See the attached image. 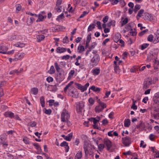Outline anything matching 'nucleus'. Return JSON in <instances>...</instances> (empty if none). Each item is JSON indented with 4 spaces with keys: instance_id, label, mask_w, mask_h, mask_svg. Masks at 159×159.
Listing matches in <instances>:
<instances>
[{
    "instance_id": "7ed1b4c3",
    "label": "nucleus",
    "mask_w": 159,
    "mask_h": 159,
    "mask_svg": "<svg viewBox=\"0 0 159 159\" xmlns=\"http://www.w3.org/2000/svg\"><path fill=\"white\" fill-rule=\"evenodd\" d=\"M156 81L152 80L151 78L148 77L144 79L143 84V89L145 90L149 87V86L152 84H155Z\"/></svg>"
},
{
    "instance_id": "37998d69",
    "label": "nucleus",
    "mask_w": 159,
    "mask_h": 159,
    "mask_svg": "<svg viewBox=\"0 0 159 159\" xmlns=\"http://www.w3.org/2000/svg\"><path fill=\"white\" fill-rule=\"evenodd\" d=\"M88 101L91 105H93L94 102V100L91 98H89Z\"/></svg>"
},
{
    "instance_id": "5701e85b",
    "label": "nucleus",
    "mask_w": 159,
    "mask_h": 159,
    "mask_svg": "<svg viewBox=\"0 0 159 159\" xmlns=\"http://www.w3.org/2000/svg\"><path fill=\"white\" fill-rule=\"evenodd\" d=\"M31 92L34 95H36L38 92V89L37 88H33L31 89Z\"/></svg>"
},
{
    "instance_id": "20e7f679",
    "label": "nucleus",
    "mask_w": 159,
    "mask_h": 159,
    "mask_svg": "<svg viewBox=\"0 0 159 159\" xmlns=\"http://www.w3.org/2000/svg\"><path fill=\"white\" fill-rule=\"evenodd\" d=\"M97 102L99 104L95 107V111L96 113H99L104 108H106L107 106L106 104L101 101L99 99L97 101Z\"/></svg>"
},
{
    "instance_id": "6e6d98bb",
    "label": "nucleus",
    "mask_w": 159,
    "mask_h": 159,
    "mask_svg": "<svg viewBox=\"0 0 159 159\" xmlns=\"http://www.w3.org/2000/svg\"><path fill=\"white\" fill-rule=\"evenodd\" d=\"M68 145V143H67L65 141H64L62 142L60 144V146L61 147H66Z\"/></svg>"
},
{
    "instance_id": "bb28decb",
    "label": "nucleus",
    "mask_w": 159,
    "mask_h": 159,
    "mask_svg": "<svg viewBox=\"0 0 159 159\" xmlns=\"http://www.w3.org/2000/svg\"><path fill=\"white\" fill-rule=\"evenodd\" d=\"M55 69L53 66H51L50 70L48 71V73L50 74H52L55 73Z\"/></svg>"
},
{
    "instance_id": "423d86ee",
    "label": "nucleus",
    "mask_w": 159,
    "mask_h": 159,
    "mask_svg": "<svg viewBox=\"0 0 159 159\" xmlns=\"http://www.w3.org/2000/svg\"><path fill=\"white\" fill-rule=\"evenodd\" d=\"M100 60L99 56L98 54H95L91 59V62L93 66H96Z\"/></svg>"
},
{
    "instance_id": "dca6fc26",
    "label": "nucleus",
    "mask_w": 159,
    "mask_h": 159,
    "mask_svg": "<svg viewBox=\"0 0 159 159\" xmlns=\"http://www.w3.org/2000/svg\"><path fill=\"white\" fill-rule=\"evenodd\" d=\"M121 37V35L119 34H116L113 38V39L114 41L116 42L117 43Z\"/></svg>"
},
{
    "instance_id": "a878e982",
    "label": "nucleus",
    "mask_w": 159,
    "mask_h": 159,
    "mask_svg": "<svg viewBox=\"0 0 159 159\" xmlns=\"http://www.w3.org/2000/svg\"><path fill=\"white\" fill-rule=\"evenodd\" d=\"M45 38V36L43 35H40L37 36V38L38 42H40L41 41L43 40Z\"/></svg>"
},
{
    "instance_id": "58836bf2",
    "label": "nucleus",
    "mask_w": 159,
    "mask_h": 159,
    "mask_svg": "<svg viewBox=\"0 0 159 159\" xmlns=\"http://www.w3.org/2000/svg\"><path fill=\"white\" fill-rule=\"evenodd\" d=\"M144 11L143 9H141L138 12L137 16L139 17H141L142 16V14L143 13Z\"/></svg>"
},
{
    "instance_id": "412c9836",
    "label": "nucleus",
    "mask_w": 159,
    "mask_h": 159,
    "mask_svg": "<svg viewBox=\"0 0 159 159\" xmlns=\"http://www.w3.org/2000/svg\"><path fill=\"white\" fill-rule=\"evenodd\" d=\"M130 123V120L129 119H125L124 121V126L126 127L129 126Z\"/></svg>"
},
{
    "instance_id": "f8f14e48",
    "label": "nucleus",
    "mask_w": 159,
    "mask_h": 159,
    "mask_svg": "<svg viewBox=\"0 0 159 159\" xmlns=\"http://www.w3.org/2000/svg\"><path fill=\"white\" fill-rule=\"evenodd\" d=\"M25 55L24 53H19L16 56V58L13 59L14 61H16L23 58Z\"/></svg>"
},
{
    "instance_id": "a18cd8bd",
    "label": "nucleus",
    "mask_w": 159,
    "mask_h": 159,
    "mask_svg": "<svg viewBox=\"0 0 159 159\" xmlns=\"http://www.w3.org/2000/svg\"><path fill=\"white\" fill-rule=\"evenodd\" d=\"M33 145L38 150L41 149L40 147L37 143H33Z\"/></svg>"
},
{
    "instance_id": "a19ab883",
    "label": "nucleus",
    "mask_w": 159,
    "mask_h": 159,
    "mask_svg": "<svg viewBox=\"0 0 159 159\" xmlns=\"http://www.w3.org/2000/svg\"><path fill=\"white\" fill-rule=\"evenodd\" d=\"M15 73L18 74L19 73H20V72L18 71L16 69V70H14L11 71L10 72L9 74L10 75H14Z\"/></svg>"
},
{
    "instance_id": "3c124183",
    "label": "nucleus",
    "mask_w": 159,
    "mask_h": 159,
    "mask_svg": "<svg viewBox=\"0 0 159 159\" xmlns=\"http://www.w3.org/2000/svg\"><path fill=\"white\" fill-rule=\"evenodd\" d=\"M70 55H67L62 56L61 57V58L63 60H68L70 58Z\"/></svg>"
},
{
    "instance_id": "680f3d73",
    "label": "nucleus",
    "mask_w": 159,
    "mask_h": 159,
    "mask_svg": "<svg viewBox=\"0 0 159 159\" xmlns=\"http://www.w3.org/2000/svg\"><path fill=\"white\" fill-rule=\"evenodd\" d=\"M36 123L35 121H32L30 123V126L32 127H35L36 125Z\"/></svg>"
},
{
    "instance_id": "f704fd0d",
    "label": "nucleus",
    "mask_w": 159,
    "mask_h": 159,
    "mask_svg": "<svg viewBox=\"0 0 159 159\" xmlns=\"http://www.w3.org/2000/svg\"><path fill=\"white\" fill-rule=\"evenodd\" d=\"M15 46L17 47L22 48L25 46V44L23 43H18L15 44Z\"/></svg>"
},
{
    "instance_id": "e2e57ef3",
    "label": "nucleus",
    "mask_w": 159,
    "mask_h": 159,
    "mask_svg": "<svg viewBox=\"0 0 159 159\" xmlns=\"http://www.w3.org/2000/svg\"><path fill=\"white\" fill-rule=\"evenodd\" d=\"M46 80L47 81H48V82H50L53 81V78L51 77L50 76L47 77Z\"/></svg>"
},
{
    "instance_id": "864d4df0",
    "label": "nucleus",
    "mask_w": 159,
    "mask_h": 159,
    "mask_svg": "<svg viewBox=\"0 0 159 159\" xmlns=\"http://www.w3.org/2000/svg\"><path fill=\"white\" fill-rule=\"evenodd\" d=\"M109 17L108 16H106L103 19L102 21L104 23H106L108 20Z\"/></svg>"
},
{
    "instance_id": "4d7b16f0",
    "label": "nucleus",
    "mask_w": 159,
    "mask_h": 159,
    "mask_svg": "<svg viewBox=\"0 0 159 159\" xmlns=\"http://www.w3.org/2000/svg\"><path fill=\"white\" fill-rule=\"evenodd\" d=\"M88 13V12H87L86 11H84L83 13L80 16V18H83L84 16L86 15Z\"/></svg>"
},
{
    "instance_id": "8fccbe9b",
    "label": "nucleus",
    "mask_w": 159,
    "mask_h": 159,
    "mask_svg": "<svg viewBox=\"0 0 159 159\" xmlns=\"http://www.w3.org/2000/svg\"><path fill=\"white\" fill-rule=\"evenodd\" d=\"M153 35L152 34H150L149 35L148 37V38L147 39L150 42L153 41Z\"/></svg>"
},
{
    "instance_id": "0e129e2a",
    "label": "nucleus",
    "mask_w": 159,
    "mask_h": 159,
    "mask_svg": "<svg viewBox=\"0 0 159 159\" xmlns=\"http://www.w3.org/2000/svg\"><path fill=\"white\" fill-rule=\"evenodd\" d=\"M131 28L132 27L129 23L125 27V28L126 29V30L127 31L131 29Z\"/></svg>"
},
{
    "instance_id": "473e14b6",
    "label": "nucleus",
    "mask_w": 159,
    "mask_h": 159,
    "mask_svg": "<svg viewBox=\"0 0 159 159\" xmlns=\"http://www.w3.org/2000/svg\"><path fill=\"white\" fill-rule=\"evenodd\" d=\"M115 21L114 20H111L107 24V26L109 27L111 26H114L115 25Z\"/></svg>"
},
{
    "instance_id": "de8ad7c7",
    "label": "nucleus",
    "mask_w": 159,
    "mask_h": 159,
    "mask_svg": "<svg viewBox=\"0 0 159 159\" xmlns=\"http://www.w3.org/2000/svg\"><path fill=\"white\" fill-rule=\"evenodd\" d=\"M73 136V134L70 133L68 134L66 137H65V139H71L72 138Z\"/></svg>"
},
{
    "instance_id": "774afa93",
    "label": "nucleus",
    "mask_w": 159,
    "mask_h": 159,
    "mask_svg": "<svg viewBox=\"0 0 159 159\" xmlns=\"http://www.w3.org/2000/svg\"><path fill=\"white\" fill-rule=\"evenodd\" d=\"M153 116L155 119H158L159 118V113H156V114H154L153 115Z\"/></svg>"
},
{
    "instance_id": "6ab92c4d",
    "label": "nucleus",
    "mask_w": 159,
    "mask_h": 159,
    "mask_svg": "<svg viewBox=\"0 0 159 159\" xmlns=\"http://www.w3.org/2000/svg\"><path fill=\"white\" fill-rule=\"evenodd\" d=\"M122 142L125 146H127L131 143V141L130 140H122Z\"/></svg>"
},
{
    "instance_id": "39448f33",
    "label": "nucleus",
    "mask_w": 159,
    "mask_h": 159,
    "mask_svg": "<svg viewBox=\"0 0 159 159\" xmlns=\"http://www.w3.org/2000/svg\"><path fill=\"white\" fill-rule=\"evenodd\" d=\"M77 112L79 114H81L84 107V103L82 102H76L75 105Z\"/></svg>"
},
{
    "instance_id": "c85d7f7f",
    "label": "nucleus",
    "mask_w": 159,
    "mask_h": 159,
    "mask_svg": "<svg viewBox=\"0 0 159 159\" xmlns=\"http://www.w3.org/2000/svg\"><path fill=\"white\" fill-rule=\"evenodd\" d=\"M61 29V26L60 25H57L52 29L53 31L56 32L59 31Z\"/></svg>"
},
{
    "instance_id": "f257e3e1",
    "label": "nucleus",
    "mask_w": 159,
    "mask_h": 159,
    "mask_svg": "<svg viewBox=\"0 0 159 159\" xmlns=\"http://www.w3.org/2000/svg\"><path fill=\"white\" fill-rule=\"evenodd\" d=\"M73 83V81H70L64 88V91L66 93L68 89L69 90L68 95L74 98H77L79 96V93L77 89L71 86Z\"/></svg>"
},
{
    "instance_id": "1a4fd4ad",
    "label": "nucleus",
    "mask_w": 159,
    "mask_h": 159,
    "mask_svg": "<svg viewBox=\"0 0 159 159\" xmlns=\"http://www.w3.org/2000/svg\"><path fill=\"white\" fill-rule=\"evenodd\" d=\"M89 120L90 121H93L94 124H96L100 120V118L98 116H97L96 118L91 117L89 119Z\"/></svg>"
},
{
    "instance_id": "6e6552de",
    "label": "nucleus",
    "mask_w": 159,
    "mask_h": 159,
    "mask_svg": "<svg viewBox=\"0 0 159 159\" xmlns=\"http://www.w3.org/2000/svg\"><path fill=\"white\" fill-rule=\"evenodd\" d=\"M89 141L86 140L84 141V148L85 153V156L87 157L89 152L88 149L89 148Z\"/></svg>"
},
{
    "instance_id": "09e8293b",
    "label": "nucleus",
    "mask_w": 159,
    "mask_h": 159,
    "mask_svg": "<svg viewBox=\"0 0 159 159\" xmlns=\"http://www.w3.org/2000/svg\"><path fill=\"white\" fill-rule=\"evenodd\" d=\"M148 31V29L145 30H144L140 32L139 34V35L140 36H141L143 35L146 32H147Z\"/></svg>"
},
{
    "instance_id": "c9c22d12",
    "label": "nucleus",
    "mask_w": 159,
    "mask_h": 159,
    "mask_svg": "<svg viewBox=\"0 0 159 159\" xmlns=\"http://www.w3.org/2000/svg\"><path fill=\"white\" fill-rule=\"evenodd\" d=\"M93 74L96 75H98L100 72V70L99 69L96 68L93 70Z\"/></svg>"
},
{
    "instance_id": "4be33fe9",
    "label": "nucleus",
    "mask_w": 159,
    "mask_h": 159,
    "mask_svg": "<svg viewBox=\"0 0 159 159\" xmlns=\"http://www.w3.org/2000/svg\"><path fill=\"white\" fill-rule=\"evenodd\" d=\"M46 17V16H43L41 14L38 15V19L36 20L37 22L42 21L44 18Z\"/></svg>"
},
{
    "instance_id": "bf43d9fd",
    "label": "nucleus",
    "mask_w": 159,
    "mask_h": 159,
    "mask_svg": "<svg viewBox=\"0 0 159 159\" xmlns=\"http://www.w3.org/2000/svg\"><path fill=\"white\" fill-rule=\"evenodd\" d=\"M144 142L142 140L141 141V143L140 144V147H142L143 148H145L146 146V144H144Z\"/></svg>"
},
{
    "instance_id": "aec40b11",
    "label": "nucleus",
    "mask_w": 159,
    "mask_h": 159,
    "mask_svg": "<svg viewBox=\"0 0 159 159\" xmlns=\"http://www.w3.org/2000/svg\"><path fill=\"white\" fill-rule=\"evenodd\" d=\"M145 124L142 121H140V123L136 126V128L137 129L141 128L144 129L145 128Z\"/></svg>"
},
{
    "instance_id": "338daca9",
    "label": "nucleus",
    "mask_w": 159,
    "mask_h": 159,
    "mask_svg": "<svg viewBox=\"0 0 159 159\" xmlns=\"http://www.w3.org/2000/svg\"><path fill=\"white\" fill-rule=\"evenodd\" d=\"M154 110L157 112H159V105L154 107Z\"/></svg>"
},
{
    "instance_id": "f03ea898",
    "label": "nucleus",
    "mask_w": 159,
    "mask_h": 159,
    "mask_svg": "<svg viewBox=\"0 0 159 159\" xmlns=\"http://www.w3.org/2000/svg\"><path fill=\"white\" fill-rule=\"evenodd\" d=\"M105 145L107 148V150H109L112 146V143L110 140H106L104 142V143L100 144L98 146V148L100 151H102L103 149L105 148Z\"/></svg>"
},
{
    "instance_id": "c03bdc74",
    "label": "nucleus",
    "mask_w": 159,
    "mask_h": 159,
    "mask_svg": "<svg viewBox=\"0 0 159 159\" xmlns=\"http://www.w3.org/2000/svg\"><path fill=\"white\" fill-rule=\"evenodd\" d=\"M115 71V72L118 74H119L120 72V69H119V67L117 66H114Z\"/></svg>"
},
{
    "instance_id": "4c0bfd02",
    "label": "nucleus",
    "mask_w": 159,
    "mask_h": 159,
    "mask_svg": "<svg viewBox=\"0 0 159 159\" xmlns=\"http://www.w3.org/2000/svg\"><path fill=\"white\" fill-rule=\"evenodd\" d=\"M81 57L80 56H78V57L76 58V61L75 63V64L76 66H78L80 65V63H79L78 61H79V60L80 59H81Z\"/></svg>"
},
{
    "instance_id": "f3484780",
    "label": "nucleus",
    "mask_w": 159,
    "mask_h": 159,
    "mask_svg": "<svg viewBox=\"0 0 159 159\" xmlns=\"http://www.w3.org/2000/svg\"><path fill=\"white\" fill-rule=\"evenodd\" d=\"M67 50L66 48L63 47H58L57 49V53H61L65 52Z\"/></svg>"
},
{
    "instance_id": "ddd939ff",
    "label": "nucleus",
    "mask_w": 159,
    "mask_h": 159,
    "mask_svg": "<svg viewBox=\"0 0 159 159\" xmlns=\"http://www.w3.org/2000/svg\"><path fill=\"white\" fill-rule=\"evenodd\" d=\"M63 116V118L64 119V120H66V118L67 116L68 115L69 116H70V114H69L68 111H67L66 109H64L63 110V111L61 114V120L62 115Z\"/></svg>"
},
{
    "instance_id": "4468645a",
    "label": "nucleus",
    "mask_w": 159,
    "mask_h": 159,
    "mask_svg": "<svg viewBox=\"0 0 159 159\" xmlns=\"http://www.w3.org/2000/svg\"><path fill=\"white\" fill-rule=\"evenodd\" d=\"M70 117V116H69L68 115L67 116L66 118V120H64V119L63 118V115H62V118H61V121L63 122H66L67 125L68 126L70 125H71V123L69 121V119Z\"/></svg>"
},
{
    "instance_id": "5fc2aeb1",
    "label": "nucleus",
    "mask_w": 159,
    "mask_h": 159,
    "mask_svg": "<svg viewBox=\"0 0 159 159\" xmlns=\"http://www.w3.org/2000/svg\"><path fill=\"white\" fill-rule=\"evenodd\" d=\"M1 51L2 52L5 51H7L8 50V48L4 46H1Z\"/></svg>"
},
{
    "instance_id": "9b49d317",
    "label": "nucleus",
    "mask_w": 159,
    "mask_h": 159,
    "mask_svg": "<svg viewBox=\"0 0 159 159\" xmlns=\"http://www.w3.org/2000/svg\"><path fill=\"white\" fill-rule=\"evenodd\" d=\"M153 101L155 103H159V92L154 94L153 97Z\"/></svg>"
},
{
    "instance_id": "393cba45",
    "label": "nucleus",
    "mask_w": 159,
    "mask_h": 159,
    "mask_svg": "<svg viewBox=\"0 0 159 159\" xmlns=\"http://www.w3.org/2000/svg\"><path fill=\"white\" fill-rule=\"evenodd\" d=\"M78 52L79 53H81L84 50V48L83 46H79L77 48Z\"/></svg>"
},
{
    "instance_id": "2f4dec72",
    "label": "nucleus",
    "mask_w": 159,
    "mask_h": 159,
    "mask_svg": "<svg viewBox=\"0 0 159 159\" xmlns=\"http://www.w3.org/2000/svg\"><path fill=\"white\" fill-rule=\"evenodd\" d=\"M82 153L81 151H79L75 156V159H80L82 157Z\"/></svg>"
},
{
    "instance_id": "ea45409f",
    "label": "nucleus",
    "mask_w": 159,
    "mask_h": 159,
    "mask_svg": "<svg viewBox=\"0 0 159 159\" xmlns=\"http://www.w3.org/2000/svg\"><path fill=\"white\" fill-rule=\"evenodd\" d=\"M3 140H0V144H2L3 146L5 148L8 145V144L6 142L3 141Z\"/></svg>"
},
{
    "instance_id": "2eb2a0df",
    "label": "nucleus",
    "mask_w": 159,
    "mask_h": 159,
    "mask_svg": "<svg viewBox=\"0 0 159 159\" xmlns=\"http://www.w3.org/2000/svg\"><path fill=\"white\" fill-rule=\"evenodd\" d=\"M21 36L20 35H12L9 36L8 39L10 40H12L15 39H16L18 40V38H21Z\"/></svg>"
},
{
    "instance_id": "0eeeda50",
    "label": "nucleus",
    "mask_w": 159,
    "mask_h": 159,
    "mask_svg": "<svg viewBox=\"0 0 159 159\" xmlns=\"http://www.w3.org/2000/svg\"><path fill=\"white\" fill-rule=\"evenodd\" d=\"M75 85L78 89L80 90L81 92H83L87 89V87L89 85V83H87L84 86H82L80 84L75 83Z\"/></svg>"
},
{
    "instance_id": "13d9d810",
    "label": "nucleus",
    "mask_w": 159,
    "mask_h": 159,
    "mask_svg": "<svg viewBox=\"0 0 159 159\" xmlns=\"http://www.w3.org/2000/svg\"><path fill=\"white\" fill-rule=\"evenodd\" d=\"M97 25H98V28L99 29H102L101 23L100 21H97L96 23Z\"/></svg>"
},
{
    "instance_id": "72a5a7b5",
    "label": "nucleus",
    "mask_w": 159,
    "mask_h": 159,
    "mask_svg": "<svg viewBox=\"0 0 159 159\" xmlns=\"http://www.w3.org/2000/svg\"><path fill=\"white\" fill-rule=\"evenodd\" d=\"M140 8V6L139 5L137 4L134 7V11L135 13H136L137 11Z\"/></svg>"
},
{
    "instance_id": "cd10ccee",
    "label": "nucleus",
    "mask_w": 159,
    "mask_h": 159,
    "mask_svg": "<svg viewBox=\"0 0 159 159\" xmlns=\"http://www.w3.org/2000/svg\"><path fill=\"white\" fill-rule=\"evenodd\" d=\"M40 102L42 107H45V101L44 98L43 96L41 97L40 98Z\"/></svg>"
},
{
    "instance_id": "9d476101",
    "label": "nucleus",
    "mask_w": 159,
    "mask_h": 159,
    "mask_svg": "<svg viewBox=\"0 0 159 159\" xmlns=\"http://www.w3.org/2000/svg\"><path fill=\"white\" fill-rule=\"evenodd\" d=\"M58 73L56 78L57 80H58L59 81H61L63 79L64 75L63 74V71H61Z\"/></svg>"
},
{
    "instance_id": "49530a36",
    "label": "nucleus",
    "mask_w": 159,
    "mask_h": 159,
    "mask_svg": "<svg viewBox=\"0 0 159 159\" xmlns=\"http://www.w3.org/2000/svg\"><path fill=\"white\" fill-rule=\"evenodd\" d=\"M44 110H45V111H44V113L47 114V115H50L51 112L52 111L51 109H46V108H44Z\"/></svg>"
},
{
    "instance_id": "052dcab7",
    "label": "nucleus",
    "mask_w": 159,
    "mask_h": 159,
    "mask_svg": "<svg viewBox=\"0 0 159 159\" xmlns=\"http://www.w3.org/2000/svg\"><path fill=\"white\" fill-rule=\"evenodd\" d=\"M91 38V34L88 35L87 37L86 42H87V43H90Z\"/></svg>"
},
{
    "instance_id": "7c9ffc66",
    "label": "nucleus",
    "mask_w": 159,
    "mask_h": 159,
    "mask_svg": "<svg viewBox=\"0 0 159 159\" xmlns=\"http://www.w3.org/2000/svg\"><path fill=\"white\" fill-rule=\"evenodd\" d=\"M96 25L93 23L92 24L89 25V26L88 29V32H89L92 30V29H94L95 28V26Z\"/></svg>"
},
{
    "instance_id": "e433bc0d",
    "label": "nucleus",
    "mask_w": 159,
    "mask_h": 159,
    "mask_svg": "<svg viewBox=\"0 0 159 159\" xmlns=\"http://www.w3.org/2000/svg\"><path fill=\"white\" fill-rule=\"evenodd\" d=\"M128 19L127 18H125V19L122 21L121 26H123L125 25L128 22Z\"/></svg>"
},
{
    "instance_id": "a211bd4d",
    "label": "nucleus",
    "mask_w": 159,
    "mask_h": 159,
    "mask_svg": "<svg viewBox=\"0 0 159 159\" xmlns=\"http://www.w3.org/2000/svg\"><path fill=\"white\" fill-rule=\"evenodd\" d=\"M4 115L6 117H9L11 118L14 117V113L10 111L5 112L4 114Z\"/></svg>"
},
{
    "instance_id": "79ce46f5",
    "label": "nucleus",
    "mask_w": 159,
    "mask_h": 159,
    "mask_svg": "<svg viewBox=\"0 0 159 159\" xmlns=\"http://www.w3.org/2000/svg\"><path fill=\"white\" fill-rule=\"evenodd\" d=\"M149 45V44L148 43H144L141 46V49L142 50H143L145 48H147Z\"/></svg>"
},
{
    "instance_id": "69168bd1",
    "label": "nucleus",
    "mask_w": 159,
    "mask_h": 159,
    "mask_svg": "<svg viewBox=\"0 0 159 159\" xmlns=\"http://www.w3.org/2000/svg\"><path fill=\"white\" fill-rule=\"evenodd\" d=\"M64 17V14L62 13L61 14L58 16L57 18V20H58L60 19H63Z\"/></svg>"
},
{
    "instance_id": "c756f323",
    "label": "nucleus",
    "mask_w": 159,
    "mask_h": 159,
    "mask_svg": "<svg viewBox=\"0 0 159 159\" xmlns=\"http://www.w3.org/2000/svg\"><path fill=\"white\" fill-rule=\"evenodd\" d=\"M54 66L56 68V69L58 72H60V71H62L60 68L59 67L57 62H56L54 63Z\"/></svg>"
},
{
    "instance_id": "603ef678",
    "label": "nucleus",
    "mask_w": 159,
    "mask_h": 159,
    "mask_svg": "<svg viewBox=\"0 0 159 159\" xmlns=\"http://www.w3.org/2000/svg\"><path fill=\"white\" fill-rule=\"evenodd\" d=\"M75 70H71L69 74V78H71L73 76L75 73Z\"/></svg>"
},
{
    "instance_id": "b1692460",
    "label": "nucleus",
    "mask_w": 159,
    "mask_h": 159,
    "mask_svg": "<svg viewBox=\"0 0 159 159\" xmlns=\"http://www.w3.org/2000/svg\"><path fill=\"white\" fill-rule=\"evenodd\" d=\"M157 31H159V30H157ZM159 42V34H156V36L154 39V40H153V43L154 44H156Z\"/></svg>"
}]
</instances>
